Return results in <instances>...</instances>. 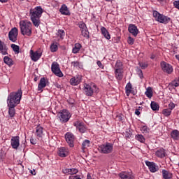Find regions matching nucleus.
Listing matches in <instances>:
<instances>
[{
	"mask_svg": "<svg viewBox=\"0 0 179 179\" xmlns=\"http://www.w3.org/2000/svg\"><path fill=\"white\" fill-rule=\"evenodd\" d=\"M43 10L41 6H36L34 8L29 10V16L35 27H38V26H40V23H41L40 17L43 15Z\"/></svg>",
	"mask_w": 179,
	"mask_h": 179,
	"instance_id": "nucleus-1",
	"label": "nucleus"
},
{
	"mask_svg": "<svg viewBox=\"0 0 179 179\" xmlns=\"http://www.w3.org/2000/svg\"><path fill=\"white\" fill-rule=\"evenodd\" d=\"M22 100V90L20 89L15 92H11L7 99L8 106H12L13 107H16L17 104L20 103Z\"/></svg>",
	"mask_w": 179,
	"mask_h": 179,
	"instance_id": "nucleus-2",
	"label": "nucleus"
},
{
	"mask_svg": "<svg viewBox=\"0 0 179 179\" xmlns=\"http://www.w3.org/2000/svg\"><path fill=\"white\" fill-rule=\"evenodd\" d=\"M20 27L21 34H22V36H28V37H30V36H31L33 24H31V22H30V21H20Z\"/></svg>",
	"mask_w": 179,
	"mask_h": 179,
	"instance_id": "nucleus-3",
	"label": "nucleus"
},
{
	"mask_svg": "<svg viewBox=\"0 0 179 179\" xmlns=\"http://www.w3.org/2000/svg\"><path fill=\"white\" fill-rule=\"evenodd\" d=\"M154 17H155L156 20L159 23H164V24H167V23H170V20L171 19L164 15L160 14L157 10H154L152 13Z\"/></svg>",
	"mask_w": 179,
	"mask_h": 179,
	"instance_id": "nucleus-4",
	"label": "nucleus"
},
{
	"mask_svg": "<svg viewBox=\"0 0 179 179\" xmlns=\"http://www.w3.org/2000/svg\"><path fill=\"white\" fill-rule=\"evenodd\" d=\"M98 149L100 153L108 155L109 153H111V152H113V145L110 143H106V144L101 145Z\"/></svg>",
	"mask_w": 179,
	"mask_h": 179,
	"instance_id": "nucleus-5",
	"label": "nucleus"
},
{
	"mask_svg": "<svg viewBox=\"0 0 179 179\" xmlns=\"http://www.w3.org/2000/svg\"><path fill=\"white\" fill-rule=\"evenodd\" d=\"M51 71L54 75L58 76V78H62L64 76V73L61 71V69H59V64L57 62H53L51 65Z\"/></svg>",
	"mask_w": 179,
	"mask_h": 179,
	"instance_id": "nucleus-6",
	"label": "nucleus"
},
{
	"mask_svg": "<svg viewBox=\"0 0 179 179\" xmlns=\"http://www.w3.org/2000/svg\"><path fill=\"white\" fill-rule=\"evenodd\" d=\"M160 66H161L162 71H163L164 73H167V75H171V73H173L174 71V69H173V66H171V64L164 61L161 62Z\"/></svg>",
	"mask_w": 179,
	"mask_h": 179,
	"instance_id": "nucleus-7",
	"label": "nucleus"
},
{
	"mask_svg": "<svg viewBox=\"0 0 179 179\" xmlns=\"http://www.w3.org/2000/svg\"><path fill=\"white\" fill-rule=\"evenodd\" d=\"M84 92L86 96H92L94 92H97V87L96 85L84 84Z\"/></svg>",
	"mask_w": 179,
	"mask_h": 179,
	"instance_id": "nucleus-8",
	"label": "nucleus"
},
{
	"mask_svg": "<svg viewBox=\"0 0 179 179\" xmlns=\"http://www.w3.org/2000/svg\"><path fill=\"white\" fill-rule=\"evenodd\" d=\"M70 113L68 110H63L58 113V117L60 119V121L62 122H68L69 118H71Z\"/></svg>",
	"mask_w": 179,
	"mask_h": 179,
	"instance_id": "nucleus-9",
	"label": "nucleus"
},
{
	"mask_svg": "<svg viewBox=\"0 0 179 179\" xmlns=\"http://www.w3.org/2000/svg\"><path fill=\"white\" fill-rule=\"evenodd\" d=\"M66 142L68 143L70 148H73L75 146V135L71 132H67L64 135Z\"/></svg>",
	"mask_w": 179,
	"mask_h": 179,
	"instance_id": "nucleus-10",
	"label": "nucleus"
},
{
	"mask_svg": "<svg viewBox=\"0 0 179 179\" xmlns=\"http://www.w3.org/2000/svg\"><path fill=\"white\" fill-rule=\"evenodd\" d=\"M17 28L14 27L11 29V30L8 32V38L10 41H12V43H16V41H17Z\"/></svg>",
	"mask_w": 179,
	"mask_h": 179,
	"instance_id": "nucleus-11",
	"label": "nucleus"
},
{
	"mask_svg": "<svg viewBox=\"0 0 179 179\" xmlns=\"http://www.w3.org/2000/svg\"><path fill=\"white\" fill-rule=\"evenodd\" d=\"M29 54L31 59V61H34V62H37V61L40 59L43 55V53L40 52V50H36L34 52L33 50H31Z\"/></svg>",
	"mask_w": 179,
	"mask_h": 179,
	"instance_id": "nucleus-12",
	"label": "nucleus"
},
{
	"mask_svg": "<svg viewBox=\"0 0 179 179\" xmlns=\"http://www.w3.org/2000/svg\"><path fill=\"white\" fill-rule=\"evenodd\" d=\"M10 145L13 149L17 150L20 146V137L19 136H13L10 140Z\"/></svg>",
	"mask_w": 179,
	"mask_h": 179,
	"instance_id": "nucleus-13",
	"label": "nucleus"
},
{
	"mask_svg": "<svg viewBox=\"0 0 179 179\" xmlns=\"http://www.w3.org/2000/svg\"><path fill=\"white\" fill-rule=\"evenodd\" d=\"M145 164L148 166V169L151 173H156L159 171V166L155 162L145 161Z\"/></svg>",
	"mask_w": 179,
	"mask_h": 179,
	"instance_id": "nucleus-14",
	"label": "nucleus"
},
{
	"mask_svg": "<svg viewBox=\"0 0 179 179\" xmlns=\"http://www.w3.org/2000/svg\"><path fill=\"white\" fill-rule=\"evenodd\" d=\"M73 125L76 127V129L80 132V134H85V132H86V126H85V123L80 121H76L73 123Z\"/></svg>",
	"mask_w": 179,
	"mask_h": 179,
	"instance_id": "nucleus-15",
	"label": "nucleus"
},
{
	"mask_svg": "<svg viewBox=\"0 0 179 179\" xmlns=\"http://www.w3.org/2000/svg\"><path fill=\"white\" fill-rule=\"evenodd\" d=\"M80 82H82V76L80 75H77L70 79V85L71 86H78Z\"/></svg>",
	"mask_w": 179,
	"mask_h": 179,
	"instance_id": "nucleus-16",
	"label": "nucleus"
},
{
	"mask_svg": "<svg viewBox=\"0 0 179 179\" xmlns=\"http://www.w3.org/2000/svg\"><path fill=\"white\" fill-rule=\"evenodd\" d=\"M128 31L131 34H132V36H134V37H136L139 33L138 27L134 24H130L129 25Z\"/></svg>",
	"mask_w": 179,
	"mask_h": 179,
	"instance_id": "nucleus-17",
	"label": "nucleus"
},
{
	"mask_svg": "<svg viewBox=\"0 0 179 179\" xmlns=\"http://www.w3.org/2000/svg\"><path fill=\"white\" fill-rule=\"evenodd\" d=\"M8 46L5 44V42H2V41L0 40V53L2 55H8Z\"/></svg>",
	"mask_w": 179,
	"mask_h": 179,
	"instance_id": "nucleus-18",
	"label": "nucleus"
},
{
	"mask_svg": "<svg viewBox=\"0 0 179 179\" xmlns=\"http://www.w3.org/2000/svg\"><path fill=\"white\" fill-rule=\"evenodd\" d=\"M59 12L62 15H64V16H69L71 15V12L69 11L68 6L65 4L62 5Z\"/></svg>",
	"mask_w": 179,
	"mask_h": 179,
	"instance_id": "nucleus-19",
	"label": "nucleus"
},
{
	"mask_svg": "<svg viewBox=\"0 0 179 179\" xmlns=\"http://www.w3.org/2000/svg\"><path fill=\"white\" fill-rule=\"evenodd\" d=\"M155 155L157 157H159V159H164V157L167 156V154L166 153V150H164V148H159L155 152Z\"/></svg>",
	"mask_w": 179,
	"mask_h": 179,
	"instance_id": "nucleus-20",
	"label": "nucleus"
},
{
	"mask_svg": "<svg viewBox=\"0 0 179 179\" xmlns=\"http://www.w3.org/2000/svg\"><path fill=\"white\" fill-rule=\"evenodd\" d=\"M119 177L121 179H134V176H132V173L127 171L119 173Z\"/></svg>",
	"mask_w": 179,
	"mask_h": 179,
	"instance_id": "nucleus-21",
	"label": "nucleus"
},
{
	"mask_svg": "<svg viewBox=\"0 0 179 179\" xmlns=\"http://www.w3.org/2000/svg\"><path fill=\"white\" fill-rule=\"evenodd\" d=\"M45 86H47V79H45V78H41L40 81H39V84L38 85V92L41 91L43 92V89H44V87H45Z\"/></svg>",
	"mask_w": 179,
	"mask_h": 179,
	"instance_id": "nucleus-22",
	"label": "nucleus"
},
{
	"mask_svg": "<svg viewBox=\"0 0 179 179\" xmlns=\"http://www.w3.org/2000/svg\"><path fill=\"white\" fill-rule=\"evenodd\" d=\"M115 78L117 80H121L124 78V70L115 69Z\"/></svg>",
	"mask_w": 179,
	"mask_h": 179,
	"instance_id": "nucleus-23",
	"label": "nucleus"
},
{
	"mask_svg": "<svg viewBox=\"0 0 179 179\" xmlns=\"http://www.w3.org/2000/svg\"><path fill=\"white\" fill-rule=\"evenodd\" d=\"M43 135H44V128L41 125H38L36 127V136L37 138H43Z\"/></svg>",
	"mask_w": 179,
	"mask_h": 179,
	"instance_id": "nucleus-24",
	"label": "nucleus"
},
{
	"mask_svg": "<svg viewBox=\"0 0 179 179\" xmlns=\"http://www.w3.org/2000/svg\"><path fill=\"white\" fill-rule=\"evenodd\" d=\"M57 155L59 156V157H66V156H68V150H66L65 147H62L59 148Z\"/></svg>",
	"mask_w": 179,
	"mask_h": 179,
	"instance_id": "nucleus-25",
	"label": "nucleus"
},
{
	"mask_svg": "<svg viewBox=\"0 0 179 179\" xmlns=\"http://www.w3.org/2000/svg\"><path fill=\"white\" fill-rule=\"evenodd\" d=\"M101 31L105 38H106V40H110V38H111V36L110 35V33L108 32V31H107V29H106V27H102L101 28Z\"/></svg>",
	"mask_w": 179,
	"mask_h": 179,
	"instance_id": "nucleus-26",
	"label": "nucleus"
},
{
	"mask_svg": "<svg viewBox=\"0 0 179 179\" xmlns=\"http://www.w3.org/2000/svg\"><path fill=\"white\" fill-rule=\"evenodd\" d=\"M162 177L164 179H171L173 178V173L166 170H162Z\"/></svg>",
	"mask_w": 179,
	"mask_h": 179,
	"instance_id": "nucleus-27",
	"label": "nucleus"
},
{
	"mask_svg": "<svg viewBox=\"0 0 179 179\" xmlns=\"http://www.w3.org/2000/svg\"><path fill=\"white\" fill-rule=\"evenodd\" d=\"M134 88L132 87V84H131V82H129L125 87V92L127 96H129L130 93H132V90Z\"/></svg>",
	"mask_w": 179,
	"mask_h": 179,
	"instance_id": "nucleus-28",
	"label": "nucleus"
},
{
	"mask_svg": "<svg viewBox=\"0 0 179 179\" xmlns=\"http://www.w3.org/2000/svg\"><path fill=\"white\" fill-rule=\"evenodd\" d=\"M171 136L174 141H178L179 139V131L177 129L173 130L171 132Z\"/></svg>",
	"mask_w": 179,
	"mask_h": 179,
	"instance_id": "nucleus-29",
	"label": "nucleus"
},
{
	"mask_svg": "<svg viewBox=\"0 0 179 179\" xmlns=\"http://www.w3.org/2000/svg\"><path fill=\"white\" fill-rule=\"evenodd\" d=\"M78 171L76 169H67L63 171V173H64V174L68 173V174H71V176H73L75 174H77Z\"/></svg>",
	"mask_w": 179,
	"mask_h": 179,
	"instance_id": "nucleus-30",
	"label": "nucleus"
},
{
	"mask_svg": "<svg viewBox=\"0 0 179 179\" xmlns=\"http://www.w3.org/2000/svg\"><path fill=\"white\" fill-rule=\"evenodd\" d=\"M80 48H82V45L78 43H76L72 50L73 54H78L80 51Z\"/></svg>",
	"mask_w": 179,
	"mask_h": 179,
	"instance_id": "nucleus-31",
	"label": "nucleus"
},
{
	"mask_svg": "<svg viewBox=\"0 0 179 179\" xmlns=\"http://www.w3.org/2000/svg\"><path fill=\"white\" fill-rule=\"evenodd\" d=\"M3 62L4 64H6V65H8V66H12V65H13V60L8 56L3 57Z\"/></svg>",
	"mask_w": 179,
	"mask_h": 179,
	"instance_id": "nucleus-32",
	"label": "nucleus"
},
{
	"mask_svg": "<svg viewBox=\"0 0 179 179\" xmlns=\"http://www.w3.org/2000/svg\"><path fill=\"white\" fill-rule=\"evenodd\" d=\"M90 147V141L89 140H85L82 143V150L85 153V150L87 149V148Z\"/></svg>",
	"mask_w": 179,
	"mask_h": 179,
	"instance_id": "nucleus-33",
	"label": "nucleus"
},
{
	"mask_svg": "<svg viewBox=\"0 0 179 179\" xmlns=\"http://www.w3.org/2000/svg\"><path fill=\"white\" fill-rule=\"evenodd\" d=\"M8 107H9L8 114H9L10 117H15V115L16 114V110H15V107H16V106H8Z\"/></svg>",
	"mask_w": 179,
	"mask_h": 179,
	"instance_id": "nucleus-34",
	"label": "nucleus"
},
{
	"mask_svg": "<svg viewBox=\"0 0 179 179\" xmlns=\"http://www.w3.org/2000/svg\"><path fill=\"white\" fill-rule=\"evenodd\" d=\"M150 107L152 111H159V108H160L159 103H156L155 101L151 102Z\"/></svg>",
	"mask_w": 179,
	"mask_h": 179,
	"instance_id": "nucleus-35",
	"label": "nucleus"
},
{
	"mask_svg": "<svg viewBox=\"0 0 179 179\" xmlns=\"http://www.w3.org/2000/svg\"><path fill=\"white\" fill-rule=\"evenodd\" d=\"M123 64L121 60H117L114 69L115 71V69H121V70H124V68L122 67Z\"/></svg>",
	"mask_w": 179,
	"mask_h": 179,
	"instance_id": "nucleus-36",
	"label": "nucleus"
},
{
	"mask_svg": "<svg viewBox=\"0 0 179 179\" xmlns=\"http://www.w3.org/2000/svg\"><path fill=\"white\" fill-rule=\"evenodd\" d=\"M145 95L147 96V97H148L149 99H152V97L153 96V91L152 90V87H148L147 88V90L145 92Z\"/></svg>",
	"mask_w": 179,
	"mask_h": 179,
	"instance_id": "nucleus-37",
	"label": "nucleus"
},
{
	"mask_svg": "<svg viewBox=\"0 0 179 179\" xmlns=\"http://www.w3.org/2000/svg\"><path fill=\"white\" fill-rule=\"evenodd\" d=\"M10 47L15 54H19L20 47L16 44H11Z\"/></svg>",
	"mask_w": 179,
	"mask_h": 179,
	"instance_id": "nucleus-38",
	"label": "nucleus"
},
{
	"mask_svg": "<svg viewBox=\"0 0 179 179\" xmlns=\"http://www.w3.org/2000/svg\"><path fill=\"white\" fill-rule=\"evenodd\" d=\"M136 141H138V142H141V143H145V137L142 134H137L135 136Z\"/></svg>",
	"mask_w": 179,
	"mask_h": 179,
	"instance_id": "nucleus-39",
	"label": "nucleus"
},
{
	"mask_svg": "<svg viewBox=\"0 0 179 179\" xmlns=\"http://www.w3.org/2000/svg\"><path fill=\"white\" fill-rule=\"evenodd\" d=\"M50 51L51 52H57V51H58V45H57V43H52L50 45Z\"/></svg>",
	"mask_w": 179,
	"mask_h": 179,
	"instance_id": "nucleus-40",
	"label": "nucleus"
},
{
	"mask_svg": "<svg viewBox=\"0 0 179 179\" xmlns=\"http://www.w3.org/2000/svg\"><path fill=\"white\" fill-rule=\"evenodd\" d=\"M57 36L61 38V40H64V37H65V31L63 29H59L57 31Z\"/></svg>",
	"mask_w": 179,
	"mask_h": 179,
	"instance_id": "nucleus-41",
	"label": "nucleus"
},
{
	"mask_svg": "<svg viewBox=\"0 0 179 179\" xmlns=\"http://www.w3.org/2000/svg\"><path fill=\"white\" fill-rule=\"evenodd\" d=\"M81 33H82V36H83V37H85V38H90V33H89V30L87 29H83L81 31Z\"/></svg>",
	"mask_w": 179,
	"mask_h": 179,
	"instance_id": "nucleus-42",
	"label": "nucleus"
},
{
	"mask_svg": "<svg viewBox=\"0 0 179 179\" xmlns=\"http://www.w3.org/2000/svg\"><path fill=\"white\" fill-rule=\"evenodd\" d=\"M162 114L165 116V117H170V115H171V110L166 108V109H164L162 110Z\"/></svg>",
	"mask_w": 179,
	"mask_h": 179,
	"instance_id": "nucleus-43",
	"label": "nucleus"
},
{
	"mask_svg": "<svg viewBox=\"0 0 179 179\" xmlns=\"http://www.w3.org/2000/svg\"><path fill=\"white\" fill-rule=\"evenodd\" d=\"M171 86H174V87H178L179 86V78L175 79L171 83Z\"/></svg>",
	"mask_w": 179,
	"mask_h": 179,
	"instance_id": "nucleus-44",
	"label": "nucleus"
},
{
	"mask_svg": "<svg viewBox=\"0 0 179 179\" xmlns=\"http://www.w3.org/2000/svg\"><path fill=\"white\" fill-rule=\"evenodd\" d=\"M139 66L141 68V69H146L148 68V64L146 62H140L138 63Z\"/></svg>",
	"mask_w": 179,
	"mask_h": 179,
	"instance_id": "nucleus-45",
	"label": "nucleus"
},
{
	"mask_svg": "<svg viewBox=\"0 0 179 179\" xmlns=\"http://www.w3.org/2000/svg\"><path fill=\"white\" fill-rule=\"evenodd\" d=\"M141 131H142L143 134H149L150 129H149V128H148V127H146V126H143L141 127Z\"/></svg>",
	"mask_w": 179,
	"mask_h": 179,
	"instance_id": "nucleus-46",
	"label": "nucleus"
},
{
	"mask_svg": "<svg viewBox=\"0 0 179 179\" xmlns=\"http://www.w3.org/2000/svg\"><path fill=\"white\" fill-rule=\"evenodd\" d=\"M78 27L80 29L81 31L87 29V27L86 26V24H85V22L80 23Z\"/></svg>",
	"mask_w": 179,
	"mask_h": 179,
	"instance_id": "nucleus-47",
	"label": "nucleus"
},
{
	"mask_svg": "<svg viewBox=\"0 0 179 179\" xmlns=\"http://www.w3.org/2000/svg\"><path fill=\"white\" fill-rule=\"evenodd\" d=\"M127 43L130 45H133V44L135 43V39H134V38H132L131 36H129L128 39H127Z\"/></svg>",
	"mask_w": 179,
	"mask_h": 179,
	"instance_id": "nucleus-48",
	"label": "nucleus"
},
{
	"mask_svg": "<svg viewBox=\"0 0 179 179\" xmlns=\"http://www.w3.org/2000/svg\"><path fill=\"white\" fill-rule=\"evenodd\" d=\"M168 110H171V111L172 110H174V108H176V104L173 102H171L169 105H168Z\"/></svg>",
	"mask_w": 179,
	"mask_h": 179,
	"instance_id": "nucleus-49",
	"label": "nucleus"
},
{
	"mask_svg": "<svg viewBox=\"0 0 179 179\" xmlns=\"http://www.w3.org/2000/svg\"><path fill=\"white\" fill-rule=\"evenodd\" d=\"M79 65H80V63L78 61L71 62V66H73V68H78V66H79Z\"/></svg>",
	"mask_w": 179,
	"mask_h": 179,
	"instance_id": "nucleus-50",
	"label": "nucleus"
},
{
	"mask_svg": "<svg viewBox=\"0 0 179 179\" xmlns=\"http://www.w3.org/2000/svg\"><path fill=\"white\" fill-rule=\"evenodd\" d=\"M96 64L98 65V66L99 68H101V69H104V66L103 65V64H101V62H100V60H98L96 62Z\"/></svg>",
	"mask_w": 179,
	"mask_h": 179,
	"instance_id": "nucleus-51",
	"label": "nucleus"
},
{
	"mask_svg": "<svg viewBox=\"0 0 179 179\" xmlns=\"http://www.w3.org/2000/svg\"><path fill=\"white\" fill-rule=\"evenodd\" d=\"M30 143H31V145H36L37 143V141L35 138H33V137H31Z\"/></svg>",
	"mask_w": 179,
	"mask_h": 179,
	"instance_id": "nucleus-52",
	"label": "nucleus"
},
{
	"mask_svg": "<svg viewBox=\"0 0 179 179\" xmlns=\"http://www.w3.org/2000/svg\"><path fill=\"white\" fill-rule=\"evenodd\" d=\"M69 179H82V178H80V176H79L72 175V176H69Z\"/></svg>",
	"mask_w": 179,
	"mask_h": 179,
	"instance_id": "nucleus-53",
	"label": "nucleus"
},
{
	"mask_svg": "<svg viewBox=\"0 0 179 179\" xmlns=\"http://www.w3.org/2000/svg\"><path fill=\"white\" fill-rule=\"evenodd\" d=\"M55 87H57V89H59L60 90H61V89H62V85H61L58 83H55Z\"/></svg>",
	"mask_w": 179,
	"mask_h": 179,
	"instance_id": "nucleus-54",
	"label": "nucleus"
},
{
	"mask_svg": "<svg viewBox=\"0 0 179 179\" xmlns=\"http://www.w3.org/2000/svg\"><path fill=\"white\" fill-rule=\"evenodd\" d=\"M142 108V107L139 106L138 109L135 110V114L136 115H141V112L139 111V109Z\"/></svg>",
	"mask_w": 179,
	"mask_h": 179,
	"instance_id": "nucleus-55",
	"label": "nucleus"
},
{
	"mask_svg": "<svg viewBox=\"0 0 179 179\" xmlns=\"http://www.w3.org/2000/svg\"><path fill=\"white\" fill-rule=\"evenodd\" d=\"M5 157V154L2 152H0V162Z\"/></svg>",
	"mask_w": 179,
	"mask_h": 179,
	"instance_id": "nucleus-56",
	"label": "nucleus"
},
{
	"mask_svg": "<svg viewBox=\"0 0 179 179\" xmlns=\"http://www.w3.org/2000/svg\"><path fill=\"white\" fill-rule=\"evenodd\" d=\"M138 72H140L139 77L141 78V79H142V78H143V73H142V70H138Z\"/></svg>",
	"mask_w": 179,
	"mask_h": 179,
	"instance_id": "nucleus-57",
	"label": "nucleus"
},
{
	"mask_svg": "<svg viewBox=\"0 0 179 179\" xmlns=\"http://www.w3.org/2000/svg\"><path fill=\"white\" fill-rule=\"evenodd\" d=\"M8 1H9V0H0V2H1V3H6V2H8Z\"/></svg>",
	"mask_w": 179,
	"mask_h": 179,
	"instance_id": "nucleus-58",
	"label": "nucleus"
},
{
	"mask_svg": "<svg viewBox=\"0 0 179 179\" xmlns=\"http://www.w3.org/2000/svg\"><path fill=\"white\" fill-rule=\"evenodd\" d=\"M156 58V55H151V56H150V59H155Z\"/></svg>",
	"mask_w": 179,
	"mask_h": 179,
	"instance_id": "nucleus-59",
	"label": "nucleus"
},
{
	"mask_svg": "<svg viewBox=\"0 0 179 179\" xmlns=\"http://www.w3.org/2000/svg\"><path fill=\"white\" fill-rule=\"evenodd\" d=\"M31 174H32V176H36V171H31Z\"/></svg>",
	"mask_w": 179,
	"mask_h": 179,
	"instance_id": "nucleus-60",
	"label": "nucleus"
},
{
	"mask_svg": "<svg viewBox=\"0 0 179 179\" xmlns=\"http://www.w3.org/2000/svg\"><path fill=\"white\" fill-rule=\"evenodd\" d=\"M34 82H37V80H38V78H37V76H36V77L34 78Z\"/></svg>",
	"mask_w": 179,
	"mask_h": 179,
	"instance_id": "nucleus-61",
	"label": "nucleus"
},
{
	"mask_svg": "<svg viewBox=\"0 0 179 179\" xmlns=\"http://www.w3.org/2000/svg\"><path fill=\"white\" fill-rule=\"evenodd\" d=\"M106 2H113V0H105Z\"/></svg>",
	"mask_w": 179,
	"mask_h": 179,
	"instance_id": "nucleus-62",
	"label": "nucleus"
},
{
	"mask_svg": "<svg viewBox=\"0 0 179 179\" xmlns=\"http://www.w3.org/2000/svg\"><path fill=\"white\" fill-rule=\"evenodd\" d=\"M71 104H73V103H71Z\"/></svg>",
	"mask_w": 179,
	"mask_h": 179,
	"instance_id": "nucleus-63",
	"label": "nucleus"
}]
</instances>
